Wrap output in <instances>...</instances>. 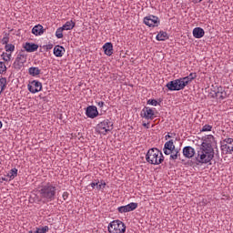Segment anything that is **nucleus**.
<instances>
[{
	"label": "nucleus",
	"instance_id": "f257e3e1",
	"mask_svg": "<svg viewBox=\"0 0 233 233\" xmlns=\"http://www.w3.org/2000/svg\"><path fill=\"white\" fill-rule=\"evenodd\" d=\"M204 139L195 157L197 165H207L214 159V147H212L216 141L214 136L208 135Z\"/></svg>",
	"mask_w": 233,
	"mask_h": 233
},
{
	"label": "nucleus",
	"instance_id": "f03ea898",
	"mask_svg": "<svg viewBox=\"0 0 233 233\" xmlns=\"http://www.w3.org/2000/svg\"><path fill=\"white\" fill-rule=\"evenodd\" d=\"M56 192L57 187L50 182L42 185L39 189V194L42 199H46L47 201H54V199H56Z\"/></svg>",
	"mask_w": 233,
	"mask_h": 233
},
{
	"label": "nucleus",
	"instance_id": "7ed1b4c3",
	"mask_svg": "<svg viewBox=\"0 0 233 233\" xmlns=\"http://www.w3.org/2000/svg\"><path fill=\"white\" fill-rule=\"evenodd\" d=\"M146 160L149 165H161L165 161V157L159 149L153 147L147 151Z\"/></svg>",
	"mask_w": 233,
	"mask_h": 233
},
{
	"label": "nucleus",
	"instance_id": "20e7f679",
	"mask_svg": "<svg viewBox=\"0 0 233 233\" xmlns=\"http://www.w3.org/2000/svg\"><path fill=\"white\" fill-rule=\"evenodd\" d=\"M107 229L110 233H125L127 232V226L121 220H113L108 225Z\"/></svg>",
	"mask_w": 233,
	"mask_h": 233
},
{
	"label": "nucleus",
	"instance_id": "39448f33",
	"mask_svg": "<svg viewBox=\"0 0 233 233\" xmlns=\"http://www.w3.org/2000/svg\"><path fill=\"white\" fill-rule=\"evenodd\" d=\"M113 129H114V123H112L108 119H106L100 122L96 126V132H98V134H102L103 136H106V133L111 132V130Z\"/></svg>",
	"mask_w": 233,
	"mask_h": 233
},
{
	"label": "nucleus",
	"instance_id": "423d86ee",
	"mask_svg": "<svg viewBox=\"0 0 233 233\" xmlns=\"http://www.w3.org/2000/svg\"><path fill=\"white\" fill-rule=\"evenodd\" d=\"M167 88L171 92L179 91L185 89V83L181 80V78H177L176 80L170 81L166 85Z\"/></svg>",
	"mask_w": 233,
	"mask_h": 233
},
{
	"label": "nucleus",
	"instance_id": "0eeeda50",
	"mask_svg": "<svg viewBox=\"0 0 233 233\" xmlns=\"http://www.w3.org/2000/svg\"><path fill=\"white\" fill-rule=\"evenodd\" d=\"M144 25L147 26H159V17L150 15L148 16L144 17Z\"/></svg>",
	"mask_w": 233,
	"mask_h": 233
},
{
	"label": "nucleus",
	"instance_id": "6e6552de",
	"mask_svg": "<svg viewBox=\"0 0 233 233\" xmlns=\"http://www.w3.org/2000/svg\"><path fill=\"white\" fill-rule=\"evenodd\" d=\"M224 143L221 146V150L223 154H232L233 152V138H225Z\"/></svg>",
	"mask_w": 233,
	"mask_h": 233
},
{
	"label": "nucleus",
	"instance_id": "1a4fd4ad",
	"mask_svg": "<svg viewBox=\"0 0 233 233\" xmlns=\"http://www.w3.org/2000/svg\"><path fill=\"white\" fill-rule=\"evenodd\" d=\"M27 87L31 94H37V92H41L43 84L37 80H33L31 84L27 86Z\"/></svg>",
	"mask_w": 233,
	"mask_h": 233
},
{
	"label": "nucleus",
	"instance_id": "9d476101",
	"mask_svg": "<svg viewBox=\"0 0 233 233\" xmlns=\"http://www.w3.org/2000/svg\"><path fill=\"white\" fill-rule=\"evenodd\" d=\"M210 94L211 97H218V99H220L221 101H223V99H227V92L223 89L222 86L217 87V89H215L213 93L211 92Z\"/></svg>",
	"mask_w": 233,
	"mask_h": 233
},
{
	"label": "nucleus",
	"instance_id": "9b49d317",
	"mask_svg": "<svg viewBox=\"0 0 233 233\" xmlns=\"http://www.w3.org/2000/svg\"><path fill=\"white\" fill-rule=\"evenodd\" d=\"M136 208H137V203L131 202L126 206L119 207L117 210L120 212V214H125L127 212H132L136 210Z\"/></svg>",
	"mask_w": 233,
	"mask_h": 233
},
{
	"label": "nucleus",
	"instance_id": "f8f14e48",
	"mask_svg": "<svg viewBox=\"0 0 233 233\" xmlns=\"http://www.w3.org/2000/svg\"><path fill=\"white\" fill-rule=\"evenodd\" d=\"M86 115L90 117V119H94L99 116V111H97L96 106H88L86 110Z\"/></svg>",
	"mask_w": 233,
	"mask_h": 233
},
{
	"label": "nucleus",
	"instance_id": "ddd939ff",
	"mask_svg": "<svg viewBox=\"0 0 233 233\" xmlns=\"http://www.w3.org/2000/svg\"><path fill=\"white\" fill-rule=\"evenodd\" d=\"M176 148V146L174 145V140H168L165 143L163 152L166 156H170V152Z\"/></svg>",
	"mask_w": 233,
	"mask_h": 233
},
{
	"label": "nucleus",
	"instance_id": "4468645a",
	"mask_svg": "<svg viewBox=\"0 0 233 233\" xmlns=\"http://www.w3.org/2000/svg\"><path fill=\"white\" fill-rule=\"evenodd\" d=\"M154 116L156 113L150 107H144L141 112V117H145V119H154Z\"/></svg>",
	"mask_w": 233,
	"mask_h": 233
},
{
	"label": "nucleus",
	"instance_id": "2eb2a0df",
	"mask_svg": "<svg viewBox=\"0 0 233 233\" xmlns=\"http://www.w3.org/2000/svg\"><path fill=\"white\" fill-rule=\"evenodd\" d=\"M183 156L187 159L192 158L193 156H196V150L190 146H187L183 148Z\"/></svg>",
	"mask_w": 233,
	"mask_h": 233
},
{
	"label": "nucleus",
	"instance_id": "dca6fc26",
	"mask_svg": "<svg viewBox=\"0 0 233 233\" xmlns=\"http://www.w3.org/2000/svg\"><path fill=\"white\" fill-rule=\"evenodd\" d=\"M169 159L171 161H176L177 159H181V149L180 148H174L169 152Z\"/></svg>",
	"mask_w": 233,
	"mask_h": 233
},
{
	"label": "nucleus",
	"instance_id": "f3484780",
	"mask_svg": "<svg viewBox=\"0 0 233 233\" xmlns=\"http://www.w3.org/2000/svg\"><path fill=\"white\" fill-rule=\"evenodd\" d=\"M198 77V74L190 73L187 76L180 78L182 83H184V87L187 86L189 83H192L194 79Z\"/></svg>",
	"mask_w": 233,
	"mask_h": 233
},
{
	"label": "nucleus",
	"instance_id": "a211bd4d",
	"mask_svg": "<svg viewBox=\"0 0 233 233\" xmlns=\"http://www.w3.org/2000/svg\"><path fill=\"white\" fill-rule=\"evenodd\" d=\"M24 48H25V52L32 53V52L37 51V48H39V46L37 44L26 42L24 45Z\"/></svg>",
	"mask_w": 233,
	"mask_h": 233
},
{
	"label": "nucleus",
	"instance_id": "6ab92c4d",
	"mask_svg": "<svg viewBox=\"0 0 233 233\" xmlns=\"http://www.w3.org/2000/svg\"><path fill=\"white\" fill-rule=\"evenodd\" d=\"M103 50L106 54V56H112V54H114V46L112 45V43L107 42L103 46Z\"/></svg>",
	"mask_w": 233,
	"mask_h": 233
},
{
	"label": "nucleus",
	"instance_id": "aec40b11",
	"mask_svg": "<svg viewBox=\"0 0 233 233\" xmlns=\"http://www.w3.org/2000/svg\"><path fill=\"white\" fill-rule=\"evenodd\" d=\"M205 35V30L201 27H195L193 29V36H195L196 39H201V37H204Z\"/></svg>",
	"mask_w": 233,
	"mask_h": 233
},
{
	"label": "nucleus",
	"instance_id": "412c9836",
	"mask_svg": "<svg viewBox=\"0 0 233 233\" xmlns=\"http://www.w3.org/2000/svg\"><path fill=\"white\" fill-rule=\"evenodd\" d=\"M34 35H43L45 34V28L41 25H36L32 29Z\"/></svg>",
	"mask_w": 233,
	"mask_h": 233
},
{
	"label": "nucleus",
	"instance_id": "4be33fe9",
	"mask_svg": "<svg viewBox=\"0 0 233 233\" xmlns=\"http://www.w3.org/2000/svg\"><path fill=\"white\" fill-rule=\"evenodd\" d=\"M27 57L28 55H26V51L22 50L17 54L15 60L25 64L26 63Z\"/></svg>",
	"mask_w": 233,
	"mask_h": 233
},
{
	"label": "nucleus",
	"instance_id": "5701e85b",
	"mask_svg": "<svg viewBox=\"0 0 233 233\" xmlns=\"http://www.w3.org/2000/svg\"><path fill=\"white\" fill-rule=\"evenodd\" d=\"M54 56H56V57H63V52H65V47H63L62 46H56L54 47Z\"/></svg>",
	"mask_w": 233,
	"mask_h": 233
},
{
	"label": "nucleus",
	"instance_id": "b1692460",
	"mask_svg": "<svg viewBox=\"0 0 233 233\" xmlns=\"http://www.w3.org/2000/svg\"><path fill=\"white\" fill-rule=\"evenodd\" d=\"M28 74L29 76L35 77V76H39V74H41V69H39V67H29Z\"/></svg>",
	"mask_w": 233,
	"mask_h": 233
},
{
	"label": "nucleus",
	"instance_id": "393cba45",
	"mask_svg": "<svg viewBox=\"0 0 233 233\" xmlns=\"http://www.w3.org/2000/svg\"><path fill=\"white\" fill-rule=\"evenodd\" d=\"M166 39H168V34L165 31H160L157 35V41H165Z\"/></svg>",
	"mask_w": 233,
	"mask_h": 233
},
{
	"label": "nucleus",
	"instance_id": "a878e982",
	"mask_svg": "<svg viewBox=\"0 0 233 233\" xmlns=\"http://www.w3.org/2000/svg\"><path fill=\"white\" fill-rule=\"evenodd\" d=\"M76 26V22H74L73 20L71 21H67L63 26L62 28L64 30H72L74 29Z\"/></svg>",
	"mask_w": 233,
	"mask_h": 233
},
{
	"label": "nucleus",
	"instance_id": "bb28decb",
	"mask_svg": "<svg viewBox=\"0 0 233 233\" xmlns=\"http://www.w3.org/2000/svg\"><path fill=\"white\" fill-rule=\"evenodd\" d=\"M6 88V78L1 77L0 78V95L5 92V89Z\"/></svg>",
	"mask_w": 233,
	"mask_h": 233
},
{
	"label": "nucleus",
	"instance_id": "cd10ccee",
	"mask_svg": "<svg viewBox=\"0 0 233 233\" xmlns=\"http://www.w3.org/2000/svg\"><path fill=\"white\" fill-rule=\"evenodd\" d=\"M13 66L15 70H21V68L25 66V64L23 62H19V60H15Z\"/></svg>",
	"mask_w": 233,
	"mask_h": 233
},
{
	"label": "nucleus",
	"instance_id": "c85d7f7f",
	"mask_svg": "<svg viewBox=\"0 0 233 233\" xmlns=\"http://www.w3.org/2000/svg\"><path fill=\"white\" fill-rule=\"evenodd\" d=\"M8 177H10V179H15V177H17V168L11 169L8 173Z\"/></svg>",
	"mask_w": 233,
	"mask_h": 233
},
{
	"label": "nucleus",
	"instance_id": "c756f323",
	"mask_svg": "<svg viewBox=\"0 0 233 233\" xmlns=\"http://www.w3.org/2000/svg\"><path fill=\"white\" fill-rule=\"evenodd\" d=\"M5 52H14V50H15V46H14L13 44H6L5 46Z\"/></svg>",
	"mask_w": 233,
	"mask_h": 233
},
{
	"label": "nucleus",
	"instance_id": "7c9ffc66",
	"mask_svg": "<svg viewBox=\"0 0 233 233\" xmlns=\"http://www.w3.org/2000/svg\"><path fill=\"white\" fill-rule=\"evenodd\" d=\"M48 230H50L48 226H45L44 228H36L35 233H46Z\"/></svg>",
	"mask_w": 233,
	"mask_h": 233
},
{
	"label": "nucleus",
	"instance_id": "2f4dec72",
	"mask_svg": "<svg viewBox=\"0 0 233 233\" xmlns=\"http://www.w3.org/2000/svg\"><path fill=\"white\" fill-rule=\"evenodd\" d=\"M65 29H63V27H59L56 29V36L57 37V39H63V31Z\"/></svg>",
	"mask_w": 233,
	"mask_h": 233
},
{
	"label": "nucleus",
	"instance_id": "473e14b6",
	"mask_svg": "<svg viewBox=\"0 0 233 233\" xmlns=\"http://www.w3.org/2000/svg\"><path fill=\"white\" fill-rule=\"evenodd\" d=\"M9 41H10V35L5 33V36L1 40V43L2 45H8Z\"/></svg>",
	"mask_w": 233,
	"mask_h": 233
},
{
	"label": "nucleus",
	"instance_id": "72a5a7b5",
	"mask_svg": "<svg viewBox=\"0 0 233 233\" xmlns=\"http://www.w3.org/2000/svg\"><path fill=\"white\" fill-rule=\"evenodd\" d=\"M106 187V183L105 182V180H101L96 186V190H103V188H105Z\"/></svg>",
	"mask_w": 233,
	"mask_h": 233
},
{
	"label": "nucleus",
	"instance_id": "f704fd0d",
	"mask_svg": "<svg viewBox=\"0 0 233 233\" xmlns=\"http://www.w3.org/2000/svg\"><path fill=\"white\" fill-rule=\"evenodd\" d=\"M212 131V126L210 125H205L200 132H211Z\"/></svg>",
	"mask_w": 233,
	"mask_h": 233
},
{
	"label": "nucleus",
	"instance_id": "c9c22d12",
	"mask_svg": "<svg viewBox=\"0 0 233 233\" xmlns=\"http://www.w3.org/2000/svg\"><path fill=\"white\" fill-rule=\"evenodd\" d=\"M6 72V65L5 62H0V74H5Z\"/></svg>",
	"mask_w": 233,
	"mask_h": 233
},
{
	"label": "nucleus",
	"instance_id": "e433bc0d",
	"mask_svg": "<svg viewBox=\"0 0 233 233\" xmlns=\"http://www.w3.org/2000/svg\"><path fill=\"white\" fill-rule=\"evenodd\" d=\"M147 105H152L153 106H157L159 103L156 99H149L147 100Z\"/></svg>",
	"mask_w": 233,
	"mask_h": 233
},
{
	"label": "nucleus",
	"instance_id": "4c0bfd02",
	"mask_svg": "<svg viewBox=\"0 0 233 233\" xmlns=\"http://www.w3.org/2000/svg\"><path fill=\"white\" fill-rule=\"evenodd\" d=\"M99 183V180H95V182H92L90 184V187H92V188H97V184Z\"/></svg>",
	"mask_w": 233,
	"mask_h": 233
},
{
	"label": "nucleus",
	"instance_id": "58836bf2",
	"mask_svg": "<svg viewBox=\"0 0 233 233\" xmlns=\"http://www.w3.org/2000/svg\"><path fill=\"white\" fill-rule=\"evenodd\" d=\"M63 199H64V201H66V199H68V192L63 193Z\"/></svg>",
	"mask_w": 233,
	"mask_h": 233
},
{
	"label": "nucleus",
	"instance_id": "ea45409f",
	"mask_svg": "<svg viewBox=\"0 0 233 233\" xmlns=\"http://www.w3.org/2000/svg\"><path fill=\"white\" fill-rule=\"evenodd\" d=\"M3 56H4L3 57L4 61H10V57L7 56V55L5 56V54H3Z\"/></svg>",
	"mask_w": 233,
	"mask_h": 233
},
{
	"label": "nucleus",
	"instance_id": "a19ab883",
	"mask_svg": "<svg viewBox=\"0 0 233 233\" xmlns=\"http://www.w3.org/2000/svg\"><path fill=\"white\" fill-rule=\"evenodd\" d=\"M98 106L100 107V108H103V106H105V102H103V101H100V102H98Z\"/></svg>",
	"mask_w": 233,
	"mask_h": 233
},
{
	"label": "nucleus",
	"instance_id": "79ce46f5",
	"mask_svg": "<svg viewBox=\"0 0 233 233\" xmlns=\"http://www.w3.org/2000/svg\"><path fill=\"white\" fill-rule=\"evenodd\" d=\"M193 1V3H195V4H198V3H201V1H203V0H192Z\"/></svg>",
	"mask_w": 233,
	"mask_h": 233
},
{
	"label": "nucleus",
	"instance_id": "37998d69",
	"mask_svg": "<svg viewBox=\"0 0 233 233\" xmlns=\"http://www.w3.org/2000/svg\"><path fill=\"white\" fill-rule=\"evenodd\" d=\"M5 55H7V57H9V60H11V59H12V53L5 54Z\"/></svg>",
	"mask_w": 233,
	"mask_h": 233
},
{
	"label": "nucleus",
	"instance_id": "c03bdc74",
	"mask_svg": "<svg viewBox=\"0 0 233 233\" xmlns=\"http://www.w3.org/2000/svg\"><path fill=\"white\" fill-rule=\"evenodd\" d=\"M172 137V135H167L166 139H170Z\"/></svg>",
	"mask_w": 233,
	"mask_h": 233
},
{
	"label": "nucleus",
	"instance_id": "a18cd8bd",
	"mask_svg": "<svg viewBox=\"0 0 233 233\" xmlns=\"http://www.w3.org/2000/svg\"><path fill=\"white\" fill-rule=\"evenodd\" d=\"M0 128H3V123L0 122Z\"/></svg>",
	"mask_w": 233,
	"mask_h": 233
},
{
	"label": "nucleus",
	"instance_id": "49530a36",
	"mask_svg": "<svg viewBox=\"0 0 233 233\" xmlns=\"http://www.w3.org/2000/svg\"><path fill=\"white\" fill-rule=\"evenodd\" d=\"M143 127H148V123L147 124H143Z\"/></svg>",
	"mask_w": 233,
	"mask_h": 233
}]
</instances>
